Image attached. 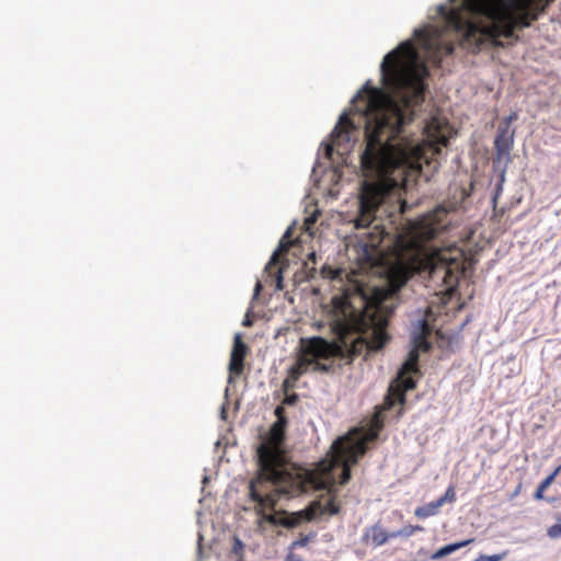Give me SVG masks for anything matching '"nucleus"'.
<instances>
[{"mask_svg":"<svg viewBox=\"0 0 561 561\" xmlns=\"http://www.w3.org/2000/svg\"><path fill=\"white\" fill-rule=\"evenodd\" d=\"M288 381H289L288 379H286V380L284 381V385H283V386H284V388H285V389H287V387H288Z\"/></svg>","mask_w":561,"mask_h":561,"instance_id":"2f4dec72","label":"nucleus"},{"mask_svg":"<svg viewBox=\"0 0 561 561\" xmlns=\"http://www.w3.org/2000/svg\"><path fill=\"white\" fill-rule=\"evenodd\" d=\"M537 2H539L540 0H536ZM553 0H548L547 1V4H549L550 2H552Z\"/></svg>","mask_w":561,"mask_h":561,"instance_id":"473e14b6","label":"nucleus"},{"mask_svg":"<svg viewBox=\"0 0 561 561\" xmlns=\"http://www.w3.org/2000/svg\"><path fill=\"white\" fill-rule=\"evenodd\" d=\"M252 324V321L247 317L243 321L244 327H250Z\"/></svg>","mask_w":561,"mask_h":561,"instance_id":"7c9ffc66","label":"nucleus"},{"mask_svg":"<svg viewBox=\"0 0 561 561\" xmlns=\"http://www.w3.org/2000/svg\"><path fill=\"white\" fill-rule=\"evenodd\" d=\"M282 280H283V278H282V276L279 275V276L277 277V285H276L278 289H282V288H283V286H282Z\"/></svg>","mask_w":561,"mask_h":561,"instance_id":"c756f323","label":"nucleus"},{"mask_svg":"<svg viewBox=\"0 0 561 561\" xmlns=\"http://www.w3.org/2000/svg\"><path fill=\"white\" fill-rule=\"evenodd\" d=\"M311 367L314 371L329 373L330 370V366L319 363V359H316Z\"/></svg>","mask_w":561,"mask_h":561,"instance_id":"4be33fe9","label":"nucleus"},{"mask_svg":"<svg viewBox=\"0 0 561 561\" xmlns=\"http://www.w3.org/2000/svg\"><path fill=\"white\" fill-rule=\"evenodd\" d=\"M508 554V551L505 550L501 553H496V554H491V556H486V554H481L477 561H502L503 559H505Z\"/></svg>","mask_w":561,"mask_h":561,"instance_id":"a211bd4d","label":"nucleus"},{"mask_svg":"<svg viewBox=\"0 0 561 561\" xmlns=\"http://www.w3.org/2000/svg\"><path fill=\"white\" fill-rule=\"evenodd\" d=\"M445 557L443 548L438 549L435 553L432 554V559H440Z\"/></svg>","mask_w":561,"mask_h":561,"instance_id":"bb28decb","label":"nucleus"},{"mask_svg":"<svg viewBox=\"0 0 561 561\" xmlns=\"http://www.w3.org/2000/svg\"><path fill=\"white\" fill-rule=\"evenodd\" d=\"M307 261L311 262L313 265H316L317 263V255H316V252H311L308 254V259Z\"/></svg>","mask_w":561,"mask_h":561,"instance_id":"cd10ccee","label":"nucleus"},{"mask_svg":"<svg viewBox=\"0 0 561 561\" xmlns=\"http://www.w3.org/2000/svg\"><path fill=\"white\" fill-rule=\"evenodd\" d=\"M274 414L277 417L276 421H288L287 416H286L285 408L283 404L276 407Z\"/></svg>","mask_w":561,"mask_h":561,"instance_id":"412c9836","label":"nucleus"},{"mask_svg":"<svg viewBox=\"0 0 561 561\" xmlns=\"http://www.w3.org/2000/svg\"><path fill=\"white\" fill-rule=\"evenodd\" d=\"M456 500V494H455V490L453 486H449L445 494L443 496H440L439 499H437L436 501H442V506L446 503V502H454Z\"/></svg>","mask_w":561,"mask_h":561,"instance_id":"6ab92c4d","label":"nucleus"},{"mask_svg":"<svg viewBox=\"0 0 561 561\" xmlns=\"http://www.w3.org/2000/svg\"><path fill=\"white\" fill-rule=\"evenodd\" d=\"M517 118L518 115L514 112L508 115L497 127L494 147L499 159L510 154L514 141V130L511 129V125Z\"/></svg>","mask_w":561,"mask_h":561,"instance_id":"6e6552de","label":"nucleus"},{"mask_svg":"<svg viewBox=\"0 0 561 561\" xmlns=\"http://www.w3.org/2000/svg\"><path fill=\"white\" fill-rule=\"evenodd\" d=\"M322 274H323L324 276H327V277L334 278V277H335L336 272H335V271H333V270H332V268H330V267H323V268H322Z\"/></svg>","mask_w":561,"mask_h":561,"instance_id":"a878e982","label":"nucleus"},{"mask_svg":"<svg viewBox=\"0 0 561 561\" xmlns=\"http://www.w3.org/2000/svg\"><path fill=\"white\" fill-rule=\"evenodd\" d=\"M289 236H290V229H288L286 231L285 236L280 240L277 251L272 256V262L277 260L278 253H285V252H287L289 250V247L291 245V242L284 240L285 238H288Z\"/></svg>","mask_w":561,"mask_h":561,"instance_id":"dca6fc26","label":"nucleus"},{"mask_svg":"<svg viewBox=\"0 0 561 561\" xmlns=\"http://www.w3.org/2000/svg\"><path fill=\"white\" fill-rule=\"evenodd\" d=\"M382 84L397 100L367 82L354 98L364 102L365 147L359 163L365 180L358 196L355 228H369L365 247L377 248L388 232L377 222L376 213L389 194L407 183L408 170H421L446 147L451 127L446 119L433 116L424 126V139L415 142L402 136L404 126L414 119V107L425 98L424 80L428 69L411 41L388 53L380 66Z\"/></svg>","mask_w":561,"mask_h":561,"instance_id":"f257e3e1","label":"nucleus"},{"mask_svg":"<svg viewBox=\"0 0 561 561\" xmlns=\"http://www.w3.org/2000/svg\"><path fill=\"white\" fill-rule=\"evenodd\" d=\"M297 401H298V396L296 393H293V394L286 396L284 398L283 405L284 404L294 405V404H296Z\"/></svg>","mask_w":561,"mask_h":561,"instance_id":"b1692460","label":"nucleus"},{"mask_svg":"<svg viewBox=\"0 0 561 561\" xmlns=\"http://www.w3.org/2000/svg\"><path fill=\"white\" fill-rule=\"evenodd\" d=\"M288 421H276L257 447L259 472L250 482L251 499L263 510H274L280 495L294 497L310 490H328L351 480V467L367 450V444L377 438V431H350L332 444L327 456L313 469L289 462L283 444Z\"/></svg>","mask_w":561,"mask_h":561,"instance_id":"7ed1b4c3","label":"nucleus"},{"mask_svg":"<svg viewBox=\"0 0 561 561\" xmlns=\"http://www.w3.org/2000/svg\"><path fill=\"white\" fill-rule=\"evenodd\" d=\"M472 541H473V539H467V540H463V541H460V542H455V543H450V545L442 547L443 550H444L445 557L450 554V553H453V552H455L456 550H458V549H460L462 547L468 546Z\"/></svg>","mask_w":561,"mask_h":561,"instance_id":"f3484780","label":"nucleus"},{"mask_svg":"<svg viewBox=\"0 0 561 561\" xmlns=\"http://www.w3.org/2000/svg\"><path fill=\"white\" fill-rule=\"evenodd\" d=\"M431 333L432 328L428 322L425 319L420 320L412 333L413 347L409 352L407 360L399 370V376L411 377V374L419 373V353L431 350L432 344L428 342Z\"/></svg>","mask_w":561,"mask_h":561,"instance_id":"423d86ee","label":"nucleus"},{"mask_svg":"<svg viewBox=\"0 0 561 561\" xmlns=\"http://www.w3.org/2000/svg\"><path fill=\"white\" fill-rule=\"evenodd\" d=\"M561 470V466L558 467L551 474H549L546 479H543L538 485L535 499L541 500L543 497L545 490L554 481L556 477L559 474Z\"/></svg>","mask_w":561,"mask_h":561,"instance_id":"4468645a","label":"nucleus"},{"mask_svg":"<svg viewBox=\"0 0 561 561\" xmlns=\"http://www.w3.org/2000/svg\"><path fill=\"white\" fill-rule=\"evenodd\" d=\"M391 538L390 533H387L380 524H375L365 529L362 542L373 547H380Z\"/></svg>","mask_w":561,"mask_h":561,"instance_id":"9b49d317","label":"nucleus"},{"mask_svg":"<svg viewBox=\"0 0 561 561\" xmlns=\"http://www.w3.org/2000/svg\"><path fill=\"white\" fill-rule=\"evenodd\" d=\"M445 209H435L412 226V249L398 254L387 271V284L366 293L362 287L346 289L332 298L330 328L333 341L322 336L301 337L296 363L289 368L288 377L297 381L308 371L316 359L340 358L352 362L364 352L380 351L389 342L387 331L389 319L394 311L393 300L407 282L416 273L428 272L449 285L454 271L459 267L460 254L454 248L432 249L426 243L446 228L443 217Z\"/></svg>","mask_w":561,"mask_h":561,"instance_id":"f03ea898","label":"nucleus"},{"mask_svg":"<svg viewBox=\"0 0 561 561\" xmlns=\"http://www.w3.org/2000/svg\"><path fill=\"white\" fill-rule=\"evenodd\" d=\"M416 381L412 377H401L398 375L396 381L390 385L386 397V404L390 408L396 403L403 404L405 402V392L414 389Z\"/></svg>","mask_w":561,"mask_h":561,"instance_id":"1a4fd4ad","label":"nucleus"},{"mask_svg":"<svg viewBox=\"0 0 561 561\" xmlns=\"http://www.w3.org/2000/svg\"><path fill=\"white\" fill-rule=\"evenodd\" d=\"M309 542L308 536H301L299 539L293 542V547H305Z\"/></svg>","mask_w":561,"mask_h":561,"instance_id":"393cba45","label":"nucleus"},{"mask_svg":"<svg viewBox=\"0 0 561 561\" xmlns=\"http://www.w3.org/2000/svg\"><path fill=\"white\" fill-rule=\"evenodd\" d=\"M355 129L352 119L346 115H342L330 135V142L325 145V157L331 158L334 148L340 150L344 145L347 149L351 141V131Z\"/></svg>","mask_w":561,"mask_h":561,"instance_id":"0eeeda50","label":"nucleus"},{"mask_svg":"<svg viewBox=\"0 0 561 561\" xmlns=\"http://www.w3.org/2000/svg\"><path fill=\"white\" fill-rule=\"evenodd\" d=\"M414 36L421 42L423 48L434 54L437 61H440L439 49L440 44L438 38L433 36L432 33L426 28H419L414 31Z\"/></svg>","mask_w":561,"mask_h":561,"instance_id":"f8f14e48","label":"nucleus"},{"mask_svg":"<svg viewBox=\"0 0 561 561\" xmlns=\"http://www.w3.org/2000/svg\"><path fill=\"white\" fill-rule=\"evenodd\" d=\"M247 353L248 346L242 342L241 335L237 334L234 336L229 360L230 375L240 376L243 373Z\"/></svg>","mask_w":561,"mask_h":561,"instance_id":"9d476101","label":"nucleus"},{"mask_svg":"<svg viewBox=\"0 0 561 561\" xmlns=\"http://www.w3.org/2000/svg\"><path fill=\"white\" fill-rule=\"evenodd\" d=\"M536 0H462L460 9L449 12L448 21L456 27L467 25L466 39L477 49L485 46L504 47L502 37L519 41L515 34L539 16Z\"/></svg>","mask_w":561,"mask_h":561,"instance_id":"20e7f679","label":"nucleus"},{"mask_svg":"<svg viewBox=\"0 0 561 561\" xmlns=\"http://www.w3.org/2000/svg\"><path fill=\"white\" fill-rule=\"evenodd\" d=\"M340 512V505L335 496H330L321 504L312 503L308 508L288 514L287 512H276L274 514L263 515V518L273 526H283L285 528H295L306 522L312 520L319 513L335 515Z\"/></svg>","mask_w":561,"mask_h":561,"instance_id":"39448f33","label":"nucleus"},{"mask_svg":"<svg viewBox=\"0 0 561 561\" xmlns=\"http://www.w3.org/2000/svg\"><path fill=\"white\" fill-rule=\"evenodd\" d=\"M440 507H442V501H434V502L427 503L423 506L416 507L414 511V515L417 518L424 519L430 516L436 515Z\"/></svg>","mask_w":561,"mask_h":561,"instance_id":"ddd939ff","label":"nucleus"},{"mask_svg":"<svg viewBox=\"0 0 561 561\" xmlns=\"http://www.w3.org/2000/svg\"><path fill=\"white\" fill-rule=\"evenodd\" d=\"M424 528L420 525H407L402 527L401 529L390 533V536L393 538L398 537H411L417 531H423Z\"/></svg>","mask_w":561,"mask_h":561,"instance_id":"2eb2a0df","label":"nucleus"},{"mask_svg":"<svg viewBox=\"0 0 561 561\" xmlns=\"http://www.w3.org/2000/svg\"><path fill=\"white\" fill-rule=\"evenodd\" d=\"M548 536L550 538L561 537V524L552 525L548 528Z\"/></svg>","mask_w":561,"mask_h":561,"instance_id":"aec40b11","label":"nucleus"},{"mask_svg":"<svg viewBox=\"0 0 561 561\" xmlns=\"http://www.w3.org/2000/svg\"><path fill=\"white\" fill-rule=\"evenodd\" d=\"M304 268L306 270V274L308 277H313V275L316 273V265H313L309 261H306V262H304Z\"/></svg>","mask_w":561,"mask_h":561,"instance_id":"5701e85b","label":"nucleus"},{"mask_svg":"<svg viewBox=\"0 0 561 561\" xmlns=\"http://www.w3.org/2000/svg\"><path fill=\"white\" fill-rule=\"evenodd\" d=\"M444 48L446 50V54H451L454 51V47L451 44H446Z\"/></svg>","mask_w":561,"mask_h":561,"instance_id":"c85d7f7f","label":"nucleus"}]
</instances>
